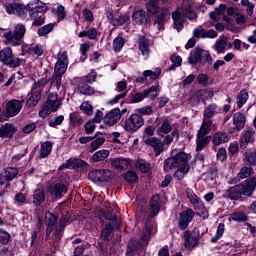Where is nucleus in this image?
I'll return each mask as SVG.
<instances>
[{
  "mask_svg": "<svg viewBox=\"0 0 256 256\" xmlns=\"http://www.w3.org/2000/svg\"><path fill=\"white\" fill-rule=\"evenodd\" d=\"M35 7H31V4L27 6L20 3H8L5 4V11L8 15H19V17H26L27 13L30 15L35 27H41L45 23V13H47V4L40 0H35Z\"/></svg>",
  "mask_w": 256,
  "mask_h": 256,
  "instance_id": "f257e3e1",
  "label": "nucleus"
},
{
  "mask_svg": "<svg viewBox=\"0 0 256 256\" xmlns=\"http://www.w3.org/2000/svg\"><path fill=\"white\" fill-rule=\"evenodd\" d=\"M175 167H177V171L174 173V177L177 181H183L185 175H187L191 169L189 165V155L180 151L164 161V171H171V169Z\"/></svg>",
  "mask_w": 256,
  "mask_h": 256,
  "instance_id": "f03ea898",
  "label": "nucleus"
},
{
  "mask_svg": "<svg viewBox=\"0 0 256 256\" xmlns=\"http://www.w3.org/2000/svg\"><path fill=\"white\" fill-rule=\"evenodd\" d=\"M25 33H27V27L25 24H17L14 30L7 31L3 33V38L6 39V45H11V47H20L25 38Z\"/></svg>",
  "mask_w": 256,
  "mask_h": 256,
  "instance_id": "7ed1b4c3",
  "label": "nucleus"
},
{
  "mask_svg": "<svg viewBox=\"0 0 256 256\" xmlns=\"http://www.w3.org/2000/svg\"><path fill=\"white\" fill-rule=\"evenodd\" d=\"M47 83V78H41L32 84L31 91L28 93V99L26 100V107L33 109L41 101L43 89H45Z\"/></svg>",
  "mask_w": 256,
  "mask_h": 256,
  "instance_id": "20e7f679",
  "label": "nucleus"
},
{
  "mask_svg": "<svg viewBox=\"0 0 256 256\" xmlns=\"http://www.w3.org/2000/svg\"><path fill=\"white\" fill-rule=\"evenodd\" d=\"M0 63L10 69H17L23 65V59L15 56L11 47H4L0 50Z\"/></svg>",
  "mask_w": 256,
  "mask_h": 256,
  "instance_id": "39448f33",
  "label": "nucleus"
},
{
  "mask_svg": "<svg viewBox=\"0 0 256 256\" xmlns=\"http://www.w3.org/2000/svg\"><path fill=\"white\" fill-rule=\"evenodd\" d=\"M59 107H61L59 95L57 93H50L42 110L39 111V117L47 119L52 113L59 111Z\"/></svg>",
  "mask_w": 256,
  "mask_h": 256,
  "instance_id": "423d86ee",
  "label": "nucleus"
},
{
  "mask_svg": "<svg viewBox=\"0 0 256 256\" xmlns=\"http://www.w3.org/2000/svg\"><path fill=\"white\" fill-rule=\"evenodd\" d=\"M145 120L143 116L139 114H132L128 119L124 122V129L128 133H135V131H139L143 127Z\"/></svg>",
  "mask_w": 256,
  "mask_h": 256,
  "instance_id": "0eeeda50",
  "label": "nucleus"
},
{
  "mask_svg": "<svg viewBox=\"0 0 256 256\" xmlns=\"http://www.w3.org/2000/svg\"><path fill=\"white\" fill-rule=\"evenodd\" d=\"M212 97H215V92L211 89H202L196 91L194 94H192L190 98V103L192 105H199V103H203L204 105H207V101L211 99Z\"/></svg>",
  "mask_w": 256,
  "mask_h": 256,
  "instance_id": "6e6552de",
  "label": "nucleus"
},
{
  "mask_svg": "<svg viewBox=\"0 0 256 256\" xmlns=\"http://www.w3.org/2000/svg\"><path fill=\"white\" fill-rule=\"evenodd\" d=\"M113 177H115V173L111 170H92L88 174V178L93 183H103L109 181V179H113Z\"/></svg>",
  "mask_w": 256,
  "mask_h": 256,
  "instance_id": "1a4fd4ad",
  "label": "nucleus"
},
{
  "mask_svg": "<svg viewBox=\"0 0 256 256\" xmlns=\"http://www.w3.org/2000/svg\"><path fill=\"white\" fill-rule=\"evenodd\" d=\"M69 66V56H67V51H62L58 53V60L55 64L54 75H60L63 77Z\"/></svg>",
  "mask_w": 256,
  "mask_h": 256,
  "instance_id": "9d476101",
  "label": "nucleus"
},
{
  "mask_svg": "<svg viewBox=\"0 0 256 256\" xmlns=\"http://www.w3.org/2000/svg\"><path fill=\"white\" fill-rule=\"evenodd\" d=\"M193 217H195V211L193 209H187L180 213L178 227L181 231H185L187 227H189V223L193 221Z\"/></svg>",
  "mask_w": 256,
  "mask_h": 256,
  "instance_id": "9b49d317",
  "label": "nucleus"
},
{
  "mask_svg": "<svg viewBox=\"0 0 256 256\" xmlns=\"http://www.w3.org/2000/svg\"><path fill=\"white\" fill-rule=\"evenodd\" d=\"M144 143L148 147H152L156 157H158V155H161V153H163V151H165V146H163V140H161V138L151 137V138L146 139L144 141Z\"/></svg>",
  "mask_w": 256,
  "mask_h": 256,
  "instance_id": "f8f14e48",
  "label": "nucleus"
},
{
  "mask_svg": "<svg viewBox=\"0 0 256 256\" xmlns=\"http://www.w3.org/2000/svg\"><path fill=\"white\" fill-rule=\"evenodd\" d=\"M23 109V104L19 100H10L6 104V115L7 117H15L21 113Z\"/></svg>",
  "mask_w": 256,
  "mask_h": 256,
  "instance_id": "ddd939ff",
  "label": "nucleus"
},
{
  "mask_svg": "<svg viewBox=\"0 0 256 256\" xmlns=\"http://www.w3.org/2000/svg\"><path fill=\"white\" fill-rule=\"evenodd\" d=\"M121 120V110L119 108H114L110 110L104 117L105 125L109 127H113V125H117Z\"/></svg>",
  "mask_w": 256,
  "mask_h": 256,
  "instance_id": "4468645a",
  "label": "nucleus"
},
{
  "mask_svg": "<svg viewBox=\"0 0 256 256\" xmlns=\"http://www.w3.org/2000/svg\"><path fill=\"white\" fill-rule=\"evenodd\" d=\"M217 32L213 29L205 30L203 27L198 26L193 30V37L195 39H215Z\"/></svg>",
  "mask_w": 256,
  "mask_h": 256,
  "instance_id": "2eb2a0df",
  "label": "nucleus"
},
{
  "mask_svg": "<svg viewBox=\"0 0 256 256\" xmlns=\"http://www.w3.org/2000/svg\"><path fill=\"white\" fill-rule=\"evenodd\" d=\"M183 241L185 249L191 251V249H195L199 244V236L193 235L191 231L186 230L183 234Z\"/></svg>",
  "mask_w": 256,
  "mask_h": 256,
  "instance_id": "dca6fc26",
  "label": "nucleus"
},
{
  "mask_svg": "<svg viewBox=\"0 0 256 256\" xmlns=\"http://www.w3.org/2000/svg\"><path fill=\"white\" fill-rule=\"evenodd\" d=\"M67 223H69V218L62 217L59 220V222L56 224L55 230L53 231V234H52V239L56 243H59V241H61L62 233H63V230L65 229V225H67Z\"/></svg>",
  "mask_w": 256,
  "mask_h": 256,
  "instance_id": "f3484780",
  "label": "nucleus"
},
{
  "mask_svg": "<svg viewBox=\"0 0 256 256\" xmlns=\"http://www.w3.org/2000/svg\"><path fill=\"white\" fill-rule=\"evenodd\" d=\"M253 141H255V129L249 128L241 135L240 148L247 149V145H249V143H253Z\"/></svg>",
  "mask_w": 256,
  "mask_h": 256,
  "instance_id": "a211bd4d",
  "label": "nucleus"
},
{
  "mask_svg": "<svg viewBox=\"0 0 256 256\" xmlns=\"http://www.w3.org/2000/svg\"><path fill=\"white\" fill-rule=\"evenodd\" d=\"M153 27L157 28V31H163L165 29V19L169 15V10H160L158 14H154Z\"/></svg>",
  "mask_w": 256,
  "mask_h": 256,
  "instance_id": "6ab92c4d",
  "label": "nucleus"
},
{
  "mask_svg": "<svg viewBox=\"0 0 256 256\" xmlns=\"http://www.w3.org/2000/svg\"><path fill=\"white\" fill-rule=\"evenodd\" d=\"M17 133V127L12 123H5L0 126V137L1 139H13V135Z\"/></svg>",
  "mask_w": 256,
  "mask_h": 256,
  "instance_id": "aec40b11",
  "label": "nucleus"
},
{
  "mask_svg": "<svg viewBox=\"0 0 256 256\" xmlns=\"http://www.w3.org/2000/svg\"><path fill=\"white\" fill-rule=\"evenodd\" d=\"M67 185L63 183H56L54 186L49 187L50 195H54L56 199H61L67 195Z\"/></svg>",
  "mask_w": 256,
  "mask_h": 256,
  "instance_id": "412c9836",
  "label": "nucleus"
},
{
  "mask_svg": "<svg viewBox=\"0 0 256 256\" xmlns=\"http://www.w3.org/2000/svg\"><path fill=\"white\" fill-rule=\"evenodd\" d=\"M172 19L174 29H176L178 33L183 31L185 18L182 16L180 8H177L174 12H172Z\"/></svg>",
  "mask_w": 256,
  "mask_h": 256,
  "instance_id": "4be33fe9",
  "label": "nucleus"
},
{
  "mask_svg": "<svg viewBox=\"0 0 256 256\" xmlns=\"http://www.w3.org/2000/svg\"><path fill=\"white\" fill-rule=\"evenodd\" d=\"M132 19L136 25H147L151 23L149 14L145 10H138L133 13Z\"/></svg>",
  "mask_w": 256,
  "mask_h": 256,
  "instance_id": "5701e85b",
  "label": "nucleus"
},
{
  "mask_svg": "<svg viewBox=\"0 0 256 256\" xmlns=\"http://www.w3.org/2000/svg\"><path fill=\"white\" fill-rule=\"evenodd\" d=\"M231 136L227 132H216L212 136V144L214 147H219L223 143H229Z\"/></svg>",
  "mask_w": 256,
  "mask_h": 256,
  "instance_id": "b1692460",
  "label": "nucleus"
},
{
  "mask_svg": "<svg viewBox=\"0 0 256 256\" xmlns=\"http://www.w3.org/2000/svg\"><path fill=\"white\" fill-rule=\"evenodd\" d=\"M239 185H240V191L242 192V195H244L245 197H253L256 186L253 180H251V178Z\"/></svg>",
  "mask_w": 256,
  "mask_h": 256,
  "instance_id": "393cba45",
  "label": "nucleus"
},
{
  "mask_svg": "<svg viewBox=\"0 0 256 256\" xmlns=\"http://www.w3.org/2000/svg\"><path fill=\"white\" fill-rule=\"evenodd\" d=\"M108 19H110V23H112L114 27H119L129 21V16L116 12L113 15H108Z\"/></svg>",
  "mask_w": 256,
  "mask_h": 256,
  "instance_id": "a878e982",
  "label": "nucleus"
},
{
  "mask_svg": "<svg viewBox=\"0 0 256 256\" xmlns=\"http://www.w3.org/2000/svg\"><path fill=\"white\" fill-rule=\"evenodd\" d=\"M44 222L45 225H47L46 237H49L51 233H53V226L55 225V223H57V217L55 216V214L47 211L45 213Z\"/></svg>",
  "mask_w": 256,
  "mask_h": 256,
  "instance_id": "bb28decb",
  "label": "nucleus"
},
{
  "mask_svg": "<svg viewBox=\"0 0 256 256\" xmlns=\"http://www.w3.org/2000/svg\"><path fill=\"white\" fill-rule=\"evenodd\" d=\"M218 113H221L219 105L210 103L204 108L203 117L204 119H211L212 117H215V115H218Z\"/></svg>",
  "mask_w": 256,
  "mask_h": 256,
  "instance_id": "cd10ccee",
  "label": "nucleus"
},
{
  "mask_svg": "<svg viewBox=\"0 0 256 256\" xmlns=\"http://www.w3.org/2000/svg\"><path fill=\"white\" fill-rule=\"evenodd\" d=\"M173 131V126H171V122L169 119H164L161 125L156 130V135L158 137H165V135H169Z\"/></svg>",
  "mask_w": 256,
  "mask_h": 256,
  "instance_id": "c85d7f7f",
  "label": "nucleus"
},
{
  "mask_svg": "<svg viewBox=\"0 0 256 256\" xmlns=\"http://www.w3.org/2000/svg\"><path fill=\"white\" fill-rule=\"evenodd\" d=\"M192 205L199 217H203V219H207V217H209V212L207 211L205 204L203 203V201H201L200 198L193 202Z\"/></svg>",
  "mask_w": 256,
  "mask_h": 256,
  "instance_id": "c756f323",
  "label": "nucleus"
},
{
  "mask_svg": "<svg viewBox=\"0 0 256 256\" xmlns=\"http://www.w3.org/2000/svg\"><path fill=\"white\" fill-rule=\"evenodd\" d=\"M111 165L114 169L123 171V169H129L131 167V162L127 158H114L111 160Z\"/></svg>",
  "mask_w": 256,
  "mask_h": 256,
  "instance_id": "7c9ffc66",
  "label": "nucleus"
},
{
  "mask_svg": "<svg viewBox=\"0 0 256 256\" xmlns=\"http://www.w3.org/2000/svg\"><path fill=\"white\" fill-rule=\"evenodd\" d=\"M228 199H230L231 201H239V199H241V197H243V194L241 192V186L235 185L230 187L228 190H226Z\"/></svg>",
  "mask_w": 256,
  "mask_h": 256,
  "instance_id": "2f4dec72",
  "label": "nucleus"
},
{
  "mask_svg": "<svg viewBox=\"0 0 256 256\" xmlns=\"http://www.w3.org/2000/svg\"><path fill=\"white\" fill-rule=\"evenodd\" d=\"M138 47L145 59L149 58V53H151V49L149 48V40L146 39L145 36H141L138 40Z\"/></svg>",
  "mask_w": 256,
  "mask_h": 256,
  "instance_id": "473e14b6",
  "label": "nucleus"
},
{
  "mask_svg": "<svg viewBox=\"0 0 256 256\" xmlns=\"http://www.w3.org/2000/svg\"><path fill=\"white\" fill-rule=\"evenodd\" d=\"M246 123L247 118H245V114L236 112L233 115V125H235L237 131H241V129H244Z\"/></svg>",
  "mask_w": 256,
  "mask_h": 256,
  "instance_id": "72a5a7b5",
  "label": "nucleus"
},
{
  "mask_svg": "<svg viewBox=\"0 0 256 256\" xmlns=\"http://www.w3.org/2000/svg\"><path fill=\"white\" fill-rule=\"evenodd\" d=\"M203 53H205V50L201 49L200 47H196L194 52H192L188 58L190 65H197V63H201Z\"/></svg>",
  "mask_w": 256,
  "mask_h": 256,
  "instance_id": "f704fd0d",
  "label": "nucleus"
},
{
  "mask_svg": "<svg viewBox=\"0 0 256 256\" xmlns=\"http://www.w3.org/2000/svg\"><path fill=\"white\" fill-rule=\"evenodd\" d=\"M32 203L35 207H41L45 201V190L38 188L33 193Z\"/></svg>",
  "mask_w": 256,
  "mask_h": 256,
  "instance_id": "c9c22d12",
  "label": "nucleus"
},
{
  "mask_svg": "<svg viewBox=\"0 0 256 256\" xmlns=\"http://www.w3.org/2000/svg\"><path fill=\"white\" fill-rule=\"evenodd\" d=\"M151 216L155 217L159 211H161V197L155 195L150 201Z\"/></svg>",
  "mask_w": 256,
  "mask_h": 256,
  "instance_id": "e433bc0d",
  "label": "nucleus"
},
{
  "mask_svg": "<svg viewBox=\"0 0 256 256\" xmlns=\"http://www.w3.org/2000/svg\"><path fill=\"white\" fill-rule=\"evenodd\" d=\"M182 16L189 19V21L197 20V12H195L191 3H188L184 8H182Z\"/></svg>",
  "mask_w": 256,
  "mask_h": 256,
  "instance_id": "4c0bfd02",
  "label": "nucleus"
},
{
  "mask_svg": "<svg viewBox=\"0 0 256 256\" xmlns=\"http://www.w3.org/2000/svg\"><path fill=\"white\" fill-rule=\"evenodd\" d=\"M209 143H211V136L197 134L196 151H203V148L207 147V145H209Z\"/></svg>",
  "mask_w": 256,
  "mask_h": 256,
  "instance_id": "58836bf2",
  "label": "nucleus"
},
{
  "mask_svg": "<svg viewBox=\"0 0 256 256\" xmlns=\"http://www.w3.org/2000/svg\"><path fill=\"white\" fill-rule=\"evenodd\" d=\"M51 151H53V144L50 141H45L40 146L39 159H45V157H49V155H51Z\"/></svg>",
  "mask_w": 256,
  "mask_h": 256,
  "instance_id": "ea45409f",
  "label": "nucleus"
},
{
  "mask_svg": "<svg viewBox=\"0 0 256 256\" xmlns=\"http://www.w3.org/2000/svg\"><path fill=\"white\" fill-rule=\"evenodd\" d=\"M158 3L159 2L157 0H150L146 4V9H147L148 13H150L151 15H157V14H159V11L167 10V8H159V6L157 5Z\"/></svg>",
  "mask_w": 256,
  "mask_h": 256,
  "instance_id": "a19ab883",
  "label": "nucleus"
},
{
  "mask_svg": "<svg viewBox=\"0 0 256 256\" xmlns=\"http://www.w3.org/2000/svg\"><path fill=\"white\" fill-rule=\"evenodd\" d=\"M213 125V120L204 118L202 125L198 131V134L200 135H209L211 133V127Z\"/></svg>",
  "mask_w": 256,
  "mask_h": 256,
  "instance_id": "79ce46f5",
  "label": "nucleus"
},
{
  "mask_svg": "<svg viewBox=\"0 0 256 256\" xmlns=\"http://www.w3.org/2000/svg\"><path fill=\"white\" fill-rule=\"evenodd\" d=\"M78 37L83 39V37H88L90 41H95L97 37H99V32H97V29L90 28L89 30H83L78 34Z\"/></svg>",
  "mask_w": 256,
  "mask_h": 256,
  "instance_id": "37998d69",
  "label": "nucleus"
},
{
  "mask_svg": "<svg viewBox=\"0 0 256 256\" xmlns=\"http://www.w3.org/2000/svg\"><path fill=\"white\" fill-rule=\"evenodd\" d=\"M97 137H95L89 146V152L93 153L94 151H97L98 147H101L103 143H105V136H99V132L96 133Z\"/></svg>",
  "mask_w": 256,
  "mask_h": 256,
  "instance_id": "c03bdc74",
  "label": "nucleus"
},
{
  "mask_svg": "<svg viewBox=\"0 0 256 256\" xmlns=\"http://www.w3.org/2000/svg\"><path fill=\"white\" fill-rule=\"evenodd\" d=\"M251 175H255V170L251 166H244L240 169L237 177L239 180L241 179H248Z\"/></svg>",
  "mask_w": 256,
  "mask_h": 256,
  "instance_id": "a18cd8bd",
  "label": "nucleus"
},
{
  "mask_svg": "<svg viewBox=\"0 0 256 256\" xmlns=\"http://www.w3.org/2000/svg\"><path fill=\"white\" fill-rule=\"evenodd\" d=\"M230 219L236 223H245L249 221V216H247L244 212L236 211L230 215Z\"/></svg>",
  "mask_w": 256,
  "mask_h": 256,
  "instance_id": "49530a36",
  "label": "nucleus"
},
{
  "mask_svg": "<svg viewBox=\"0 0 256 256\" xmlns=\"http://www.w3.org/2000/svg\"><path fill=\"white\" fill-rule=\"evenodd\" d=\"M63 79V76H60L59 74H54L51 78L47 79V83H50V87H54L56 91H59L62 87L61 80Z\"/></svg>",
  "mask_w": 256,
  "mask_h": 256,
  "instance_id": "de8ad7c7",
  "label": "nucleus"
},
{
  "mask_svg": "<svg viewBox=\"0 0 256 256\" xmlns=\"http://www.w3.org/2000/svg\"><path fill=\"white\" fill-rule=\"evenodd\" d=\"M107 157H109V150H99L92 155V161L99 163L100 161H105Z\"/></svg>",
  "mask_w": 256,
  "mask_h": 256,
  "instance_id": "09e8293b",
  "label": "nucleus"
},
{
  "mask_svg": "<svg viewBox=\"0 0 256 256\" xmlns=\"http://www.w3.org/2000/svg\"><path fill=\"white\" fill-rule=\"evenodd\" d=\"M161 91V88H159V84H156L154 86H151L149 89L144 90V97H149L150 99H155L157 95H159V92Z\"/></svg>",
  "mask_w": 256,
  "mask_h": 256,
  "instance_id": "8fccbe9b",
  "label": "nucleus"
},
{
  "mask_svg": "<svg viewBox=\"0 0 256 256\" xmlns=\"http://www.w3.org/2000/svg\"><path fill=\"white\" fill-rule=\"evenodd\" d=\"M17 175H19V170H17V168L10 167L6 168V170L4 171L5 181H13V179H15Z\"/></svg>",
  "mask_w": 256,
  "mask_h": 256,
  "instance_id": "3c124183",
  "label": "nucleus"
},
{
  "mask_svg": "<svg viewBox=\"0 0 256 256\" xmlns=\"http://www.w3.org/2000/svg\"><path fill=\"white\" fill-rule=\"evenodd\" d=\"M136 167H138L141 173H149L151 170V164L143 159H138L136 161Z\"/></svg>",
  "mask_w": 256,
  "mask_h": 256,
  "instance_id": "603ef678",
  "label": "nucleus"
},
{
  "mask_svg": "<svg viewBox=\"0 0 256 256\" xmlns=\"http://www.w3.org/2000/svg\"><path fill=\"white\" fill-rule=\"evenodd\" d=\"M78 91L82 95H95V89L89 86L87 83L80 84L78 86Z\"/></svg>",
  "mask_w": 256,
  "mask_h": 256,
  "instance_id": "864d4df0",
  "label": "nucleus"
},
{
  "mask_svg": "<svg viewBox=\"0 0 256 256\" xmlns=\"http://www.w3.org/2000/svg\"><path fill=\"white\" fill-rule=\"evenodd\" d=\"M72 169H86L89 167V164L85 160L79 158L71 159Z\"/></svg>",
  "mask_w": 256,
  "mask_h": 256,
  "instance_id": "5fc2aeb1",
  "label": "nucleus"
},
{
  "mask_svg": "<svg viewBox=\"0 0 256 256\" xmlns=\"http://www.w3.org/2000/svg\"><path fill=\"white\" fill-rule=\"evenodd\" d=\"M55 29V24L50 23L38 29V36L45 37Z\"/></svg>",
  "mask_w": 256,
  "mask_h": 256,
  "instance_id": "6e6d98bb",
  "label": "nucleus"
},
{
  "mask_svg": "<svg viewBox=\"0 0 256 256\" xmlns=\"http://www.w3.org/2000/svg\"><path fill=\"white\" fill-rule=\"evenodd\" d=\"M247 99H249V93H247L246 91H241L237 97L236 102L238 109H241V107H243V105L247 103Z\"/></svg>",
  "mask_w": 256,
  "mask_h": 256,
  "instance_id": "4d7b16f0",
  "label": "nucleus"
},
{
  "mask_svg": "<svg viewBox=\"0 0 256 256\" xmlns=\"http://www.w3.org/2000/svg\"><path fill=\"white\" fill-rule=\"evenodd\" d=\"M244 157L250 165L256 166V150H247L244 153Z\"/></svg>",
  "mask_w": 256,
  "mask_h": 256,
  "instance_id": "13d9d810",
  "label": "nucleus"
},
{
  "mask_svg": "<svg viewBox=\"0 0 256 256\" xmlns=\"http://www.w3.org/2000/svg\"><path fill=\"white\" fill-rule=\"evenodd\" d=\"M226 48H227V41L225 39H220L213 45V49L217 51V53H225Z\"/></svg>",
  "mask_w": 256,
  "mask_h": 256,
  "instance_id": "bf43d9fd",
  "label": "nucleus"
},
{
  "mask_svg": "<svg viewBox=\"0 0 256 256\" xmlns=\"http://www.w3.org/2000/svg\"><path fill=\"white\" fill-rule=\"evenodd\" d=\"M223 233H225V224L220 223L217 227L216 235L211 239V243H217L223 237Z\"/></svg>",
  "mask_w": 256,
  "mask_h": 256,
  "instance_id": "052dcab7",
  "label": "nucleus"
},
{
  "mask_svg": "<svg viewBox=\"0 0 256 256\" xmlns=\"http://www.w3.org/2000/svg\"><path fill=\"white\" fill-rule=\"evenodd\" d=\"M63 121H65V116H63V115L56 116L49 120L48 125H49V127L55 128V127L61 125V123H63Z\"/></svg>",
  "mask_w": 256,
  "mask_h": 256,
  "instance_id": "680f3d73",
  "label": "nucleus"
},
{
  "mask_svg": "<svg viewBox=\"0 0 256 256\" xmlns=\"http://www.w3.org/2000/svg\"><path fill=\"white\" fill-rule=\"evenodd\" d=\"M123 45H125V40L122 37H117L113 41V49L116 53H119L121 49H123Z\"/></svg>",
  "mask_w": 256,
  "mask_h": 256,
  "instance_id": "e2e57ef3",
  "label": "nucleus"
},
{
  "mask_svg": "<svg viewBox=\"0 0 256 256\" xmlns=\"http://www.w3.org/2000/svg\"><path fill=\"white\" fill-rule=\"evenodd\" d=\"M111 233H113V225L107 224L105 228L102 229V239H104V241H109Z\"/></svg>",
  "mask_w": 256,
  "mask_h": 256,
  "instance_id": "0e129e2a",
  "label": "nucleus"
},
{
  "mask_svg": "<svg viewBox=\"0 0 256 256\" xmlns=\"http://www.w3.org/2000/svg\"><path fill=\"white\" fill-rule=\"evenodd\" d=\"M80 109L85 115H93V106L87 101L81 104Z\"/></svg>",
  "mask_w": 256,
  "mask_h": 256,
  "instance_id": "69168bd1",
  "label": "nucleus"
},
{
  "mask_svg": "<svg viewBox=\"0 0 256 256\" xmlns=\"http://www.w3.org/2000/svg\"><path fill=\"white\" fill-rule=\"evenodd\" d=\"M70 123L72 125H83V118H81V116H79V114L77 113H71L70 114Z\"/></svg>",
  "mask_w": 256,
  "mask_h": 256,
  "instance_id": "338daca9",
  "label": "nucleus"
},
{
  "mask_svg": "<svg viewBox=\"0 0 256 256\" xmlns=\"http://www.w3.org/2000/svg\"><path fill=\"white\" fill-rule=\"evenodd\" d=\"M124 179L128 183H135L138 179L137 172H135V171L126 172V174L124 175Z\"/></svg>",
  "mask_w": 256,
  "mask_h": 256,
  "instance_id": "774afa93",
  "label": "nucleus"
}]
</instances>
